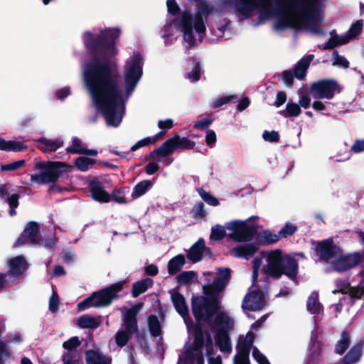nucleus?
<instances>
[{
	"instance_id": "obj_1",
	"label": "nucleus",
	"mask_w": 364,
	"mask_h": 364,
	"mask_svg": "<svg viewBox=\"0 0 364 364\" xmlns=\"http://www.w3.org/2000/svg\"><path fill=\"white\" fill-rule=\"evenodd\" d=\"M143 65L142 55L139 53H134L126 60L122 87L117 79V65L109 60L95 58L82 65L85 87L108 126L116 127L121 123L125 103L142 77Z\"/></svg>"
},
{
	"instance_id": "obj_2",
	"label": "nucleus",
	"mask_w": 364,
	"mask_h": 364,
	"mask_svg": "<svg viewBox=\"0 0 364 364\" xmlns=\"http://www.w3.org/2000/svg\"><path fill=\"white\" fill-rule=\"evenodd\" d=\"M327 0H237L236 14L241 19L257 14L262 20L277 16L274 28L306 29L312 33H321L323 12Z\"/></svg>"
},
{
	"instance_id": "obj_3",
	"label": "nucleus",
	"mask_w": 364,
	"mask_h": 364,
	"mask_svg": "<svg viewBox=\"0 0 364 364\" xmlns=\"http://www.w3.org/2000/svg\"><path fill=\"white\" fill-rule=\"evenodd\" d=\"M196 4L193 11L181 9L176 0H167V20L161 31V36L167 46L173 44L182 34L185 47H192L202 41L206 31L208 17L214 12V6L208 0H188Z\"/></svg>"
},
{
	"instance_id": "obj_4",
	"label": "nucleus",
	"mask_w": 364,
	"mask_h": 364,
	"mask_svg": "<svg viewBox=\"0 0 364 364\" xmlns=\"http://www.w3.org/2000/svg\"><path fill=\"white\" fill-rule=\"evenodd\" d=\"M230 278L229 269H218V277L211 283L207 279L208 284L203 286L205 296L194 297L192 300V309L197 324L193 326L188 318V309L183 296L176 290L171 291V298L176 311L183 317L189 333L196 328H201L200 322L208 319L220 309L218 294L227 286Z\"/></svg>"
},
{
	"instance_id": "obj_5",
	"label": "nucleus",
	"mask_w": 364,
	"mask_h": 364,
	"mask_svg": "<svg viewBox=\"0 0 364 364\" xmlns=\"http://www.w3.org/2000/svg\"><path fill=\"white\" fill-rule=\"evenodd\" d=\"M268 277L279 279L282 274L294 279L298 272V263L292 257L279 249L261 252V257L253 260L252 279L255 282L259 270Z\"/></svg>"
},
{
	"instance_id": "obj_6",
	"label": "nucleus",
	"mask_w": 364,
	"mask_h": 364,
	"mask_svg": "<svg viewBox=\"0 0 364 364\" xmlns=\"http://www.w3.org/2000/svg\"><path fill=\"white\" fill-rule=\"evenodd\" d=\"M317 251L322 259L331 263L338 272H344L358 265L362 259L359 252L343 255L341 249L331 240H323L318 244Z\"/></svg>"
},
{
	"instance_id": "obj_7",
	"label": "nucleus",
	"mask_w": 364,
	"mask_h": 364,
	"mask_svg": "<svg viewBox=\"0 0 364 364\" xmlns=\"http://www.w3.org/2000/svg\"><path fill=\"white\" fill-rule=\"evenodd\" d=\"M121 31L119 28H105L102 29L99 33H93L87 31L83 34V41L87 48L92 50H101L105 56L94 57L95 58L107 59L109 57L114 56L117 50L114 46L116 41L119 37Z\"/></svg>"
},
{
	"instance_id": "obj_8",
	"label": "nucleus",
	"mask_w": 364,
	"mask_h": 364,
	"mask_svg": "<svg viewBox=\"0 0 364 364\" xmlns=\"http://www.w3.org/2000/svg\"><path fill=\"white\" fill-rule=\"evenodd\" d=\"M122 282H117L99 291L94 292L90 296L77 304L78 311H84L90 306L98 308L109 305L112 299L117 297V293L122 289Z\"/></svg>"
},
{
	"instance_id": "obj_9",
	"label": "nucleus",
	"mask_w": 364,
	"mask_h": 364,
	"mask_svg": "<svg viewBox=\"0 0 364 364\" xmlns=\"http://www.w3.org/2000/svg\"><path fill=\"white\" fill-rule=\"evenodd\" d=\"M63 162L37 161L35 164L36 173L31 176L33 182L45 184L55 181L60 175V168L65 167Z\"/></svg>"
},
{
	"instance_id": "obj_10",
	"label": "nucleus",
	"mask_w": 364,
	"mask_h": 364,
	"mask_svg": "<svg viewBox=\"0 0 364 364\" xmlns=\"http://www.w3.org/2000/svg\"><path fill=\"white\" fill-rule=\"evenodd\" d=\"M234 326L232 318L226 313H219L215 318L217 333L215 341L220 350L223 353L231 351V344L227 331L232 329Z\"/></svg>"
},
{
	"instance_id": "obj_11",
	"label": "nucleus",
	"mask_w": 364,
	"mask_h": 364,
	"mask_svg": "<svg viewBox=\"0 0 364 364\" xmlns=\"http://www.w3.org/2000/svg\"><path fill=\"white\" fill-rule=\"evenodd\" d=\"M228 236L232 240L239 242H248L253 239L256 234L255 226L250 225L247 220H232L226 223Z\"/></svg>"
},
{
	"instance_id": "obj_12",
	"label": "nucleus",
	"mask_w": 364,
	"mask_h": 364,
	"mask_svg": "<svg viewBox=\"0 0 364 364\" xmlns=\"http://www.w3.org/2000/svg\"><path fill=\"white\" fill-rule=\"evenodd\" d=\"M363 20L359 19L355 21L350 27L348 31L343 35H337L335 32L331 33V38L324 48L331 49L336 46L348 43L350 41L355 39L362 32L363 28Z\"/></svg>"
},
{
	"instance_id": "obj_13",
	"label": "nucleus",
	"mask_w": 364,
	"mask_h": 364,
	"mask_svg": "<svg viewBox=\"0 0 364 364\" xmlns=\"http://www.w3.org/2000/svg\"><path fill=\"white\" fill-rule=\"evenodd\" d=\"M195 143L188 138L176 135L173 138L166 141L161 146L154 150V153L161 156H166L173 153L176 149H193Z\"/></svg>"
},
{
	"instance_id": "obj_14",
	"label": "nucleus",
	"mask_w": 364,
	"mask_h": 364,
	"mask_svg": "<svg viewBox=\"0 0 364 364\" xmlns=\"http://www.w3.org/2000/svg\"><path fill=\"white\" fill-rule=\"evenodd\" d=\"M338 85L333 80H323L312 84L310 88V95L315 100L328 99L333 97Z\"/></svg>"
},
{
	"instance_id": "obj_15",
	"label": "nucleus",
	"mask_w": 364,
	"mask_h": 364,
	"mask_svg": "<svg viewBox=\"0 0 364 364\" xmlns=\"http://www.w3.org/2000/svg\"><path fill=\"white\" fill-rule=\"evenodd\" d=\"M195 336L194 344L196 348V358L193 360V364H204V359L200 350V348L203 345L207 346V353L208 358L213 357L210 352V344L212 340L209 333L203 332L201 328H196L195 331H193Z\"/></svg>"
},
{
	"instance_id": "obj_16",
	"label": "nucleus",
	"mask_w": 364,
	"mask_h": 364,
	"mask_svg": "<svg viewBox=\"0 0 364 364\" xmlns=\"http://www.w3.org/2000/svg\"><path fill=\"white\" fill-rule=\"evenodd\" d=\"M254 341V334L248 332L245 337L240 338L237 353L234 358V364H250L249 353Z\"/></svg>"
},
{
	"instance_id": "obj_17",
	"label": "nucleus",
	"mask_w": 364,
	"mask_h": 364,
	"mask_svg": "<svg viewBox=\"0 0 364 364\" xmlns=\"http://www.w3.org/2000/svg\"><path fill=\"white\" fill-rule=\"evenodd\" d=\"M264 304V294L260 290L252 289L244 298L242 308L247 314V311H259Z\"/></svg>"
},
{
	"instance_id": "obj_18",
	"label": "nucleus",
	"mask_w": 364,
	"mask_h": 364,
	"mask_svg": "<svg viewBox=\"0 0 364 364\" xmlns=\"http://www.w3.org/2000/svg\"><path fill=\"white\" fill-rule=\"evenodd\" d=\"M336 291L348 294V295L343 296L340 300L339 304L336 306V309L338 311L339 308L343 305V301L346 300H349L352 298L364 299V279L361 280L358 287H350L348 284H344L339 289L333 291V293H336Z\"/></svg>"
},
{
	"instance_id": "obj_19",
	"label": "nucleus",
	"mask_w": 364,
	"mask_h": 364,
	"mask_svg": "<svg viewBox=\"0 0 364 364\" xmlns=\"http://www.w3.org/2000/svg\"><path fill=\"white\" fill-rule=\"evenodd\" d=\"M141 307L142 304H138L132 309H126V311L123 314V331L130 334L137 331L136 315Z\"/></svg>"
},
{
	"instance_id": "obj_20",
	"label": "nucleus",
	"mask_w": 364,
	"mask_h": 364,
	"mask_svg": "<svg viewBox=\"0 0 364 364\" xmlns=\"http://www.w3.org/2000/svg\"><path fill=\"white\" fill-rule=\"evenodd\" d=\"M38 228L36 223H29L25 228L23 234L18 239L15 245L19 246L30 243L35 245L37 243Z\"/></svg>"
},
{
	"instance_id": "obj_21",
	"label": "nucleus",
	"mask_w": 364,
	"mask_h": 364,
	"mask_svg": "<svg viewBox=\"0 0 364 364\" xmlns=\"http://www.w3.org/2000/svg\"><path fill=\"white\" fill-rule=\"evenodd\" d=\"M86 364H111V357L102 353L97 349L85 351Z\"/></svg>"
},
{
	"instance_id": "obj_22",
	"label": "nucleus",
	"mask_w": 364,
	"mask_h": 364,
	"mask_svg": "<svg viewBox=\"0 0 364 364\" xmlns=\"http://www.w3.org/2000/svg\"><path fill=\"white\" fill-rule=\"evenodd\" d=\"M208 250L205 246V241L200 238L194 245H192L187 254L188 259L193 263H196L201 260L203 255Z\"/></svg>"
},
{
	"instance_id": "obj_23",
	"label": "nucleus",
	"mask_w": 364,
	"mask_h": 364,
	"mask_svg": "<svg viewBox=\"0 0 364 364\" xmlns=\"http://www.w3.org/2000/svg\"><path fill=\"white\" fill-rule=\"evenodd\" d=\"M363 343L359 342L353 346L347 354L340 360L339 364H355L359 361L362 356Z\"/></svg>"
},
{
	"instance_id": "obj_24",
	"label": "nucleus",
	"mask_w": 364,
	"mask_h": 364,
	"mask_svg": "<svg viewBox=\"0 0 364 364\" xmlns=\"http://www.w3.org/2000/svg\"><path fill=\"white\" fill-rule=\"evenodd\" d=\"M257 250V247L254 244H247L233 248L231 251L235 257H244L246 259L252 257Z\"/></svg>"
},
{
	"instance_id": "obj_25",
	"label": "nucleus",
	"mask_w": 364,
	"mask_h": 364,
	"mask_svg": "<svg viewBox=\"0 0 364 364\" xmlns=\"http://www.w3.org/2000/svg\"><path fill=\"white\" fill-rule=\"evenodd\" d=\"M26 261L21 256L16 257L9 262V272L13 276L22 274L26 269Z\"/></svg>"
},
{
	"instance_id": "obj_26",
	"label": "nucleus",
	"mask_w": 364,
	"mask_h": 364,
	"mask_svg": "<svg viewBox=\"0 0 364 364\" xmlns=\"http://www.w3.org/2000/svg\"><path fill=\"white\" fill-rule=\"evenodd\" d=\"M186 264V257L183 255H178L171 258L167 264L168 273L173 275L181 270Z\"/></svg>"
},
{
	"instance_id": "obj_27",
	"label": "nucleus",
	"mask_w": 364,
	"mask_h": 364,
	"mask_svg": "<svg viewBox=\"0 0 364 364\" xmlns=\"http://www.w3.org/2000/svg\"><path fill=\"white\" fill-rule=\"evenodd\" d=\"M306 308L309 313L314 315H319L323 312V306L318 301V294L312 292L306 302Z\"/></svg>"
},
{
	"instance_id": "obj_28",
	"label": "nucleus",
	"mask_w": 364,
	"mask_h": 364,
	"mask_svg": "<svg viewBox=\"0 0 364 364\" xmlns=\"http://www.w3.org/2000/svg\"><path fill=\"white\" fill-rule=\"evenodd\" d=\"M79 327L82 328H97L100 324V317H95L91 315L85 314L81 316L77 321Z\"/></svg>"
},
{
	"instance_id": "obj_29",
	"label": "nucleus",
	"mask_w": 364,
	"mask_h": 364,
	"mask_svg": "<svg viewBox=\"0 0 364 364\" xmlns=\"http://www.w3.org/2000/svg\"><path fill=\"white\" fill-rule=\"evenodd\" d=\"M280 239L278 234L274 233L269 230L259 232L256 236L257 242L260 245H269L277 242Z\"/></svg>"
},
{
	"instance_id": "obj_30",
	"label": "nucleus",
	"mask_w": 364,
	"mask_h": 364,
	"mask_svg": "<svg viewBox=\"0 0 364 364\" xmlns=\"http://www.w3.org/2000/svg\"><path fill=\"white\" fill-rule=\"evenodd\" d=\"M314 58L313 55H309L301 59L294 68V75L299 79H303L305 77L306 70Z\"/></svg>"
},
{
	"instance_id": "obj_31",
	"label": "nucleus",
	"mask_w": 364,
	"mask_h": 364,
	"mask_svg": "<svg viewBox=\"0 0 364 364\" xmlns=\"http://www.w3.org/2000/svg\"><path fill=\"white\" fill-rule=\"evenodd\" d=\"M26 148V146L18 141H6L0 137V149L6 151H21Z\"/></svg>"
},
{
	"instance_id": "obj_32",
	"label": "nucleus",
	"mask_w": 364,
	"mask_h": 364,
	"mask_svg": "<svg viewBox=\"0 0 364 364\" xmlns=\"http://www.w3.org/2000/svg\"><path fill=\"white\" fill-rule=\"evenodd\" d=\"M91 194L94 200L100 202H108L109 196L106 193L98 183H92L90 185Z\"/></svg>"
},
{
	"instance_id": "obj_33",
	"label": "nucleus",
	"mask_w": 364,
	"mask_h": 364,
	"mask_svg": "<svg viewBox=\"0 0 364 364\" xmlns=\"http://www.w3.org/2000/svg\"><path fill=\"white\" fill-rule=\"evenodd\" d=\"M40 149L43 151H55L63 144L61 139H41L39 140Z\"/></svg>"
},
{
	"instance_id": "obj_34",
	"label": "nucleus",
	"mask_w": 364,
	"mask_h": 364,
	"mask_svg": "<svg viewBox=\"0 0 364 364\" xmlns=\"http://www.w3.org/2000/svg\"><path fill=\"white\" fill-rule=\"evenodd\" d=\"M153 281L150 278H146L141 281L136 282L133 285L132 295L137 297L141 294L145 292L149 287L152 285Z\"/></svg>"
},
{
	"instance_id": "obj_35",
	"label": "nucleus",
	"mask_w": 364,
	"mask_h": 364,
	"mask_svg": "<svg viewBox=\"0 0 364 364\" xmlns=\"http://www.w3.org/2000/svg\"><path fill=\"white\" fill-rule=\"evenodd\" d=\"M152 183L150 181H143L136 184L132 191V196L134 198H137L144 194L151 188Z\"/></svg>"
},
{
	"instance_id": "obj_36",
	"label": "nucleus",
	"mask_w": 364,
	"mask_h": 364,
	"mask_svg": "<svg viewBox=\"0 0 364 364\" xmlns=\"http://www.w3.org/2000/svg\"><path fill=\"white\" fill-rule=\"evenodd\" d=\"M197 277V274L194 271H183L176 277L178 284L186 285L193 282Z\"/></svg>"
},
{
	"instance_id": "obj_37",
	"label": "nucleus",
	"mask_w": 364,
	"mask_h": 364,
	"mask_svg": "<svg viewBox=\"0 0 364 364\" xmlns=\"http://www.w3.org/2000/svg\"><path fill=\"white\" fill-rule=\"evenodd\" d=\"M350 343V338L349 335L343 332L336 345V352L339 355H342L347 350Z\"/></svg>"
},
{
	"instance_id": "obj_38",
	"label": "nucleus",
	"mask_w": 364,
	"mask_h": 364,
	"mask_svg": "<svg viewBox=\"0 0 364 364\" xmlns=\"http://www.w3.org/2000/svg\"><path fill=\"white\" fill-rule=\"evenodd\" d=\"M279 113L284 117H297L301 113V108L296 103L288 102L286 105V109L280 111Z\"/></svg>"
},
{
	"instance_id": "obj_39",
	"label": "nucleus",
	"mask_w": 364,
	"mask_h": 364,
	"mask_svg": "<svg viewBox=\"0 0 364 364\" xmlns=\"http://www.w3.org/2000/svg\"><path fill=\"white\" fill-rule=\"evenodd\" d=\"M149 328L153 336H160L161 332V323L156 316H150L148 318Z\"/></svg>"
},
{
	"instance_id": "obj_40",
	"label": "nucleus",
	"mask_w": 364,
	"mask_h": 364,
	"mask_svg": "<svg viewBox=\"0 0 364 364\" xmlns=\"http://www.w3.org/2000/svg\"><path fill=\"white\" fill-rule=\"evenodd\" d=\"M226 224L225 226L220 225H215L212 227L210 239L213 241L219 240L225 237L226 235Z\"/></svg>"
},
{
	"instance_id": "obj_41",
	"label": "nucleus",
	"mask_w": 364,
	"mask_h": 364,
	"mask_svg": "<svg viewBox=\"0 0 364 364\" xmlns=\"http://www.w3.org/2000/svg\"><path fill=\"white\" fill-rule=\"evenodd\" d=\"M95 162V160L91 158L80 156L75 160V165L81 171H87Z\"/></svg>"
},
{
	"instance_id": "obj_42",
	"label": "nucleus",
	"mask_w": 364,
	"mask_h": 364,
	"mask_svg": "<svg viewBox=\"0 0 364 364\" xmlns=\"http://www.w3.org/2000/svg\"><path fill=\"white\" fill-rule=\"evenodd\" d=\"M201 74V66L199 62L193 63L192 70L186 73V77L192 82L198 81Z\"/></svg>"
},
{
	"instance_id": "obj_43",
	"label": "nucleus",
	"mask_w": 364,
	"mask_h": 364,
	"mask_svg": "<svg viewBox=\"0 0 364 364\" xmlns=\"http://www.w3.org/2000/svg\"><path fill=\"white\" fill-rule=\"evenodd\" d=\"M198 193L200 197L208 205L212 206H217L219 204L218 200L212 196L210 193L205 191L203 188H198Z\"/></svg>"
},
{
	"instance_id": "obj_44",
	"label": "nucleus",
	"mask_w": 364,
	"mask_h": 364,
	"mask_svg": "<svg viewBox=\"0 0 364 364\" xmlns=\"http://www.w3.org/2000/svg\"><path fill=\"white\" fill-rule=\"evenodd\" d=\"M297 230V226L291 223H287L285 225L279 230L280 237H287L293 235Z\"/></svg>"
},
{
	"instance_id": "obj_45",
	"label": "nucleus",
	"mask_w": 364,
	"mask_h": 364,
	"mask_svg": "<svg viewBox=\"0 0 364 364\" xmlns=\"http://www.w3.org/2000/svg\"><path fill=\"white\" fill-rule=\"evenodd\" d=\"M158 139V136H155L153 137H146L144 139H142L139 140L138 142H136L135 144H134L131 147V150L132 151H135L139 148L146 146L149 145L150 144H154Z\"/></svg>"
},
{
	"instance_id": "obj_46",
	"label": "nucleus",
	"mask_w": 364,
	"mask_h": 364,
	"mask_svg": "<svg viewBox=\"0 0 364 364\" xmlns=\"http://www.w3.org/2000/svg\"><path fill=\"white\" fill-rule=\"evenodd\" d=\"M132 334L125 331H119L115 336L116 343L118 346L122 347L126 345Z\"/></svg>"
},
{
	"instance_id": "obj_47",
	"label": "nucleus",
	"mask_w": 364,
	"mask_h": 364,
	"mask_svg": "<svg viewBox=\"0 0 364 364\" xmlns=\"http://www.w3.org/2000/svg\"><path fill=\"white\" fill-rule=\"evenodd\" d=\"M7 203L9 205V215H14L16 214L15 208L18 205V195L11 194L7 198Z\"/></svg>"
},
{
	"instance_id": "obj_48",
	"label": "nucleus",
	"mask_w": 364,
	"mask_h": 364,
	"mask_svg": "<svg viewBox=\"0 0 364 364\" xmlns=\"http://www.w3.org/2000/svg\"><path fill=\"white\" fill-rule=\"evenodd\" d=\"M25 160H19L7 164L1 165L2 171H11L20 168L25 164Z\"/></svg>"
},
{
	"instance_id": "obj_49",
	"label": "nucleus",
	"mask_w": 364,
	"mask_h": 364,
	"mask_svg": "<svg viewBox=\"0 0 364 364\" xmlns=\"http://www.w3.org/2000/svg\"><path fill=\"white\" fill-rule=\"evenodd\" d=\"M235 98L234 95H225L220 97H218L214 100L213 102V107L214 108H218L229 102H230L232 99Z\"/></svg>"
},
{
	"instance_id": "obj_50",
	"label": "nucleus",
	"mask_w": 364,
	"mask_h": 364,
	"mask_svg": "<svg viewBox=\"0 0 364 364\" xmlns=\"http://www.w3.org/2000/svg\"><path fill=\"white\" fill-rule=\"evenodd\" d=\"M333 65H338L345 68L348 67V61L343 56L338 55L337 52H333Z\"/></svg>"
},
{
	"instance_id": "obj_51",
	"label": "nucleus",
	"mask_w": 364,
	"mask_h": 364,
	"mask_svg": "<svg viewBox=\"0 0 364 364\" xmlns=\"http://www.w3.org/2000/svg\"><path fill=\"white\" fill-rule=\"evenodd\" d=\"M252 357L259 364H270L266 356L257 348L252 350Z\"/></svg>"
},
{
	"instance_id": "obj_52",
	"label": "nucleus",
	"mask_w": 364,
	"mask_h": 364,
	"mask_svg": "<svg viewBox=\"0 0 364 364\" xmlns=\"http://www.w3.org/2000/svg\"><path fill=\"white\" fill-rule=\"evenodd\" d=\"M80 344V340L78 337L74 336L68 340L67 341L63 343V348L68 350H72L73 349L76 348Z\"/></svg>"
},
{
	"instance_id": "obj_53",
	"label": "nucleus",
	"mask_w": 364,
	"mask_h": 364,
	"mask_svg": "<svg viewBox=\"0 0 364 364\" xmlns=\"http://www.w3.org/2000/svg\"><path fill=\"white\" fill-rule=\"evenodd\" d=\"M193 215L199 218H203L205 216L206 213L204 209V205L203 203H197L193 208Z\"/></svg>"
},
{
	"instance_id": "obj_54",
	"label": "nucleus",
	"mask_w": 364,
	"mask_h": 364,
	"mask_svg": "<svg viewBox=\"0 0 364 364\" xmlns=\"http://www.w3.org/2000/svg\"><path fill=\"white\" fill-rule=\"evenodd\" d=\"M262 136L266 141L269 142H276L279 139V134L275 131H264L263 132Z\"/></svg>"
},
{
	"instance_id": "obj_55",
	"label": "nucleus",
	"mask_w": 364,
	"mask_h": 364,
	"mask_svg": "<svg viewBox=\"0 0 364 364\" xmlns=\"http://www.w3.org/2000/svg\"><path fill=\"white\" fill-rule=\"evenodd\" d=\"M213 122V119L210 117L204 118L201 120L196 122L194 124V128L197 129H207L210 124Z\"/></svg>"
},
{
	"instance_id": "obj_56",
	"label": "nucleus",
	"mask_w": 364,
	"mask_h": 364,
	"mask_svg": "<svg viewBox=\"0 0 364 364\" xmlns=\"http://www.w3.org/2000/svg\"><path fill=\"white\" fill-rule=\"evenodd\" d=\"M351 150L355 154L364 151V139H356L351 146Z\"/></svg>"
},
{
	"instance_id": "obj_57",
	"label": "nucleus",
	"mask_w": 364,
	"mask_h": 364,
	"mask_svg": "<svg viewBox=\"0 0 364 364\" xmlns=\"http://www.w3.org/2000/svg\"><path fill=\"white\" fill-rule=\"evenodd\" d=\"M216 141V134L213 130H208L205 136V143L209 146H213Z\"/></svg>"
},
{
	"instance_id": "obj_58",
	"label": "nucleus",
	"mask_w": 364,
	"mask_h": 364,
	"mask_svg": "<svg viewBox=\"0 0 364 364\" xmlns=\"http://www.w3.org/2000/svg\"><path fill=\"white\" fill-rule=\"evenodd\" d=\"M281 78L285 85L290 86L294 79L293 73L291 71H284L281 74Z\"/></svg>"
},
{
	"instance_id": "obj_59",
	"label": "nucleus",
	"mask_w": 364,
	"mask_h": 364,
	"mask_svg": "<svg viewBox=\"0 0 364 364\" xmlns=\"http://www.w3.org/2000/svg\"><path fill=\"white\" fill-rule=\"evenodd\" d=\"M58 296L53 292L50 298L49 309L52 312H55L58 309Z\"/></svg>"
},
{
	"instance_id": "obj_60",
	"label": "nucleus",
	"mask_w": 364,
	"mask_h": 364,
	"mask_svg": "<svg viewBox=\"0 0 364 364\" xmlns=\"http://www.w3.org/2000/svg\"><path fill=\"white\" fill-rule=\"evenodd\" d=\"M73 153L75 154H84L89 156H96L97 154V151L94 149H87L85 148H76L72 149Z\"/></svg>"
},
{
	"instance_id": "obj_61",
	"label": "nucleus",
	"mask_w": 364,
	"mask_h": 364,
	"mask_svg": "<svg viewBox=\"0 0 364 364\" xmlns=\"http://www.w3.org/2000/svg\"><path fill=\"white\" fill-rule=\"evenodd\" d=\"M63 364H75L76 355L73 352H68L63 355Z\"/></svg>"
},
{
	"instance_id": "obj_62",
	"label": "nucleus",
	"mask_w": 364,
	"mask_h": 364,
	"mask_svg": "<svg viewBox=\"0 0 364 364\" xmlns=\"http://www.w3.org/2000/svg\"><path fill=\"white\" fill-rule=\"evenodd\" d=\"M287 100V95L284 92H279L277 95V97L275 102L274 103V106L277 107H279L282 105Z\"/></svg>"
},
{
	"instance_id": "obj_63",
	"label": "nucleus",
	"mask_w": 364,
	"mask_h": 364,
	"mask_svg": "<svg viewBox=\"0 0 364 364\" xmlns=\"http://www.w3.org/2000/svg\"><path fill=\"white\" fill-rule=\"evenodd\" d=\"M158 127L161 129H169L173 127V121L171 119L159 120L158 122Z\"/></svg>"
},
{
	"instance_id": "obj_64",
	"label": "nucleus",
	"mask_w": 364,
	"mask_h": 364,
	"mask_svg": "<svg viewBox=\"0 0 364 364\" xmlns=\"http://www.w3.org/2000/svg\"><path fill=\"white\" fill-rule=\"evenodd\" d=\"M159 168V165L155 162H150L146 165V172L149 175L156 173Z\"/></svg>"
}]
</instances>
